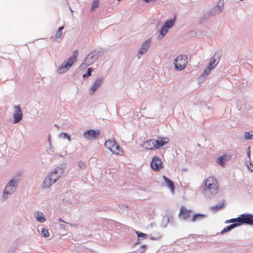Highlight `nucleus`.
I'll return each instance as SVG.
<instances>
[{
    "label": "nucleus",
    "instance_id": "1",
    "mask_svg": "<svg viewBox=\"0 0 253 253\" xmlns=\"http://www.w3.org/2000/svg\"><path fill=\"white\" fill-rule=\"evenodd\" d=\"M78 52L77 50L74 52V54L61 64L57 68V72L59 74H62L67 71L72 65L77 60Z\"/></svg>",
    "mask_w": 253,
    "mask_h": 253
},
{
    "label": "nucleus",
    "instance_id": "2",
    "mask_svg": "<svg viewBox=\"0 0 253 253\" xmlns=\"http://www.w3.org/2000/svg\"><path fill=\"white\" fill-rule=\"evenodd\" d=\"M217 188V181L216 179L211 176L207 178L205 183V188L204 189L205 195H208L209 192H210L213 195L215 194Z\"/></svg>",
    "mask_w": 253,
    "mask_h": 253
},
{
    "label": "nucleus",
    "instance_id": "3",
    "mask_svg": "<svg viewBox=\"0 0 253 253\" xmlns=\"http://www.w3.org/2000/svg\"><path fill=\"white\" fill-rule=\"evenodd\" d=\"M18 180L12 178L6 185L5 188L3 192L2 197L6 199L9 195L13 193L16 190L17 187Z\"/></svg>",
    "mask_w": 253,
    "mask_h": 253
},
{
    "label": "nucleus",
    "instance_id": "4",
    "mask_svg": "<svg viewBox=\"0 0 253 253\" xmlns=\"http://www.w3.org/2000/svg\"><path fill=\"white\" fill-rule=\"evenodd\" d=\"M95 52L91 51L85 57L80 66V70L85 69L87 66L92 64L98 60L97 56L95 54Z\"/></svg>",
    "mask_w": 253,
    "mask_h": 253
},
{
    "label": "nucleus",
    "instance_id": "5",
    "mask_svg": "<svg viewBox=\"0 0 253 253\" xmlns=\"http://www.w3.org/2000/svg\"><path fill=\"white\" fill-rule=\"evenodd\" d=\"M175 68L178 71L184 69L187 64V57L186 55L178 56L174 60Z\"/></svg>",
    "mask_w": 253,
    "mask_h": 253
},
{
    "label": "nucleus",
    "instance_id": "6",
    "mask_svg": "<svg viewBox=\"0 0 253 253\" xmlns=\"http://www.w3.org/2000/svg\"><path fill=\"white\" fill-rule=\"evenodd\" d=\"M175 19L176 16L173 18L169 19L165 22L159 32L160 36H161L160 39L163 38L167 34L169 30L174 26Z\"/></svg>",
    "mask_w": 253,
    "mask_h": 253
},
{
    "label": "nucleus",
    "instance_id": "7",
    "mask_svg": "<svg viewBox=\"0 0 253 253\" xmlns=\"http://www.w3.org/2000/svg\"><path fill=\"white\" fill-rule=\"evenodd\" d=\"M240 226L243 224L253 225V214L243 213L239 215Z\"/></svg>",
    "mask_w": 253,
    "mask_h": 253
},
{
    "label": "nucleus",
    "instance_id": "8",
    "mask_svg": "<svg viewBox=\"0 0 253 253\" xmlns=\"http://www.w3.org/2000/svg\"><path fill=\"white\" fill-rule=\"evenodd\" d=\"M105 146L114 154H119L120 147L114 139H108L105 143Z\"/></svg>",
    "mask_w": 253,
    "mask_h": 253
},
{
    "label": "nucleus",
    "instance_id": "9",
    "mask_svg": "<svg viewBox=\"0 0 253 253\" xmlns=\"http://www.w3.org/2000/svg\"><path fill=\"white\" fill-rule=\"evenodd\" d=\"M99 129H89L84 132V137L88 140L96 139L100 134Z\"/></svg>",
    "mask_w": 253,
    "mask_h": 253
},
{
    "label": "nucleus",
    "instance_id": "10",
    "mask_svg": "<svg viewBox=\"0 0 253 253\" xmlns=\"http://www.w3.org/2000/svg\"><path fill=\"white\" fill-rule=\"evenodd\" d=\"M63 172L62 168L58 167L51 171L48 175L50 178H52V182L55 183L61 176Z\"/></svg>",
    "mask_w": 253,
    "mask_h": 253
},
{
    "label": "nucleus",
    "instance_id": "11",
    "mask_svg": "<svg viewBox=\"0 0 253 253\" xmlns=\"http://www.w3.org/2000/svg\"><path fill=\"white\" fill-rule=\"evenodd\" d=\"M104 78L102 77L98 78L94 82L92 85L89 89V94L92 95L101 86L102 84Z\"/></svg>",
    "mask_w": 253,
    "mask_h": 253
},
{
    "label": "nucleus",
    "instance_id": "12",
    "mask_svg": "<svg viewBox=\"0 0 253 253\" xmlns=\"http://www.w3.org/2000/svg\"><path fill=\"white\" fill-rule=\"evenodd\" d=\"M15 113L13 115V123L16 124L19 123L22 119L23 113L19 105L15 106Z\"/></svg>",
    "mask_w": 253,
    "mask_h": 253
},
{
    "label": "nucleus",
    "instance_id": "13",
    "mask_svg": "<svg viewBox=\"0 0 253 253\" xmlns=\"http://www.w3.org/2000/svg\"><path fill=\"white\" fill-rule=\"evenodd\" d=\"M192 211L187 210L184 207H181L180 210L179 216L183 220H187L191 216Z\"/></svg>",
    "mask_w": 253,
    "mask_h": 253
},
{
    "label": "nucleus",
    "instance_id": "14",
    "mask_svg": "<svg viewBox=\"0 0 253 253\" xmlns=\"http://www.w3.org/2000/svg\"><path fill=\"white\" fill-rule=\"evenodd\" d=\"M151 168L155 171H158L163 167L162 162L158 157H154L151 162Z\"/></svg>",
    "mask_w": 253,
    "mask_h": 253
},
{
    "label": "nucleus",
    "instance_id": "15",
    "mask_svg": "<svg viewBox=\"0 0 253 253\" xmlns=\"http://www.w3.org/2000/svg\"><path fill=\"white\" fill-rule=\"evenodd\" d=\"M151 44V40L150 39L147 40L142 44L141 47L140 48L138 51L137 57L140 58L141 56H139V54H143L147 52Z\"/></svg>",
    "mask_w": 253,
    "mask_h": 253
},
{
    "label": "nucleus",
    "instance_id": "16",
    "mask_svg": "<svg viewBox=\"0 0 253 253\" xmlns=\"http://www.w3.org/2000/svg\"><path fill=\"white\" fill-rule=\"evenodd\" d=\"M222 56V52L217 51L212 55L210 60V62L213 67H216L219 63Z\"/></svg>",
    "mask_w": 253,
    "mask_h": 253
},
{
    "label": "nucleus",
    "instance_id": "17",
    "mask_svg": "<svg viewBox=\"0 0 253 253\" xmlns=\"http://www.w3.org/2000/svg\"><path fill=\"white\" fill-rule=\"evenodd\" d=\"M142 147L148 150H154L156 149L155 144V139H150L145 141L142 144Z\"/></svg>",
    "mask_w": 253,
    "mask_h": 253
},
{
    "label": "nucleus",
    "instance_id": "18",
    "mask_svg": "<svg viewBox=\"0 0 253 253\" xmlns=\"http://www.w3.org/2000/svg\"><path fill=\"white\" fill-rule=\"evenodd\" d=\"M169 142V139L168 137H159L158 139L155 140V144L156 145V148L159 149L164 146L165 145L168 143Z\"/></svg>",
    "mask_w": 253,
    "mask_h": 253
},
{
    "label": "nucleus",
    "instance_id": "19",
    "mask_svg": "<svg viewBox=\"0 0 253 253\" xmlns=\"http://www.w3.org/2000/svg\"><path fill=\"white\" fill-rule=\"evenodd\" d=\"M231 158V156L224 154L220 156L217 159V163L221 166L224 167L225 165L226 162L229 160Z\"/></svg>",
    "mask_w": 253,
    "mask_h": 253
},
{
    "label": "nucleus",
    "instance_id": "20",
    "mask_svg": "<svg viewBox=\"0 0 253 253\" xmlns=\"http://www.w3.org/2000/svg\"><path fill=\"white\" fill-rule=\"evenodd\" d=\"M54 183L52 182V178H50L48 175L44 179L42 184V189H47L50 187V186L53 184Z\"/></svg>",
    "mask_w": 253,
    "mask_h": 253
},
{
    "label": "nucleus",
    "instance_id": "21",
    "mask_svg": "<svg viewBox=\"0 0 253 253\" xmlns=\"http://www.w3.org/2000/svg\"><path fill=\"white\" fill-rule=\"evenodd\" d=\"M163 179L167 186L171 190V191L173 193L174 191V182L171 180L170 179L168 178L165 175L163 176Z\"/></svg>",
    "mask_w": 253,
    "mask_h": 253
},
{
    "label": "nucleus",
    "instance_id": "22",
    "mask_svg": "<svg viewBox=\"0 0 253 253\" xmlns=\"http://www.w3.org/2000/svg\"><path fill=\"white\" fill-rule=\"evenodd\" d=\"M64 29V26L60 27L57 31L56 32L55 36H54V39L55 41H57L58 40H62L63 38V34H62V30Z\"/></svg>",
    "mask_w": 253,
    "mask_h": 253
},
{
    "label": "nucleus",
    "instance_id": "23",
    "mask_svg": "<svg viewBox=\"0 0 253 253\" xmlns=\"http://www.w3.org/2000/svg\"><path fill=\"white\" fill-rule=\"evenodd\" d=\"M225 206V201L222 200L221 202L218 203L216 205L212 207L211 209L214 211H217L222 209Z\"/></svg>",
    "mask_w": 253,
    "mask_h": 253
},
{
    "label": "nucleus",
    "instance_id": "24",
    "mask_svg": "<svg viewBox=\"0 0 253 253\" xmlns=\"http://www.w3.org/2000/svg\"><path fill=\"white\" fill-rule=\"evenodd\" d=\"M206 217H207V215H206L205 214L198 213H196L193 215L191 220L193 222H195L197 220H201V219L206 218Z\"/></svg>",
    "mask_w": 253,
    "mask_h": 253
},
{
    "label": "nucleus",
    "instance_id": "25",
    "mask_svg": "<svg viewBox=\"0 0 253 253\" xmlns=\"http://www.w3.org/2000/svg\"><path fill=\"white\" fill-rule=\"evenodd\" d=\"M162 237L159 232H154L149 235V238L152 240H159Z\"/></svg>",
    "mask_w": 253,
    "mask_h": 253
},
{
    "label": "nucleus",
    "instance_id": "26",
    "mask_svg": "<svg viewBox=\"0 0 253 253\" xmlns=\"http://www.w3.org/2000/svg\"><path fill=\"white\" fill-rule=\"evenodd\" d=\"M223 6V0H220L217 3L216 7L214 8L215 12L217 13H219L221 12Z\"/></svg>",
    "mask_w": 253,
    "mask_h": 253
},
{
    "label": "nucleus",
    "instance_id": "27",
    "mask_svg": "<svg viewBox=\"0 0 253 253\" xmlns=\"http://www.w3.org/2000/svg\"><path fill=\"white\" fill-rule=\"evenodd\" d=\"M240 220H239V216L237 218H232L230 219L227 220L225 221V223H232V224H235V225L236 224L237 227H238V226H240V224L238 222Z\"/></svg>",
    "mask_w": 253,
    "mask_h": 253
},
{
    "label": "nucleus",
    "instance_id": "28",
    "mask_svg": "<svg viewBox=\"0 0 253 253\" xmlns=\"http://www.w3.org/2000/svg\"><path fill=\"white\" fill-rule=\"evenodd\" d=\"M237 227V225L236 224H230L229 225L225 227L221 232V234H224L227 232L231 231L232 229Z\"/></svg>",
    "mask_w": 253,
    "mask_h": 253
},
{
    "label": "nucleus",
    "instance_id": "29",
    "mask_svg": "<svg viewBox=\"0 0 253 253\" xmlns=\"http://www.w3.org/2000/svg\"><path fill=\"white\" fill-rule=\"evenodd\" d=\"M36 219L40 222H44L46 220V218L41 212H38L37 213Z\"/></svg>",
    "mask_w": 253,
    "mask_h": 253
},
{
    "label": "nucleus",
    "instance_id": "30",
    "mask_svg": "<svg viewBox=\"0 0 253 253\" xmlns=\"http://www.w3.org/2000/svg\"><path fill=\"white\" fill-rule=\"evenodd\" d=\"M93 52H95V54L97 56V58L98 59L99 57L103 55L106 51L104 48H101L97 50H94L93 51Z\"/></svg>",
    "mask_w": 253,
    "mask_h": 253
},
{
    "label": "nucleus",
    "instance_id": "31",
    "mask_svg": "<svg viewBox=\"0 0 253 253\" xmlns=\"http://www.w3.org/2000/svg\"><path fill=\"white\" fill-rule=\"evenodd\" d=\"M99 6V0H93L91 6V11H94L96 8H97Z\"/></svg>",
    "mask_w": 253,
    "mask_h": 253
},
{
    "label": "nucleus",
    "instance_id": "32",
    "mask_svg": "<svg viewBox=\"0 0 253 253\" xmlns=\"http://www.w3.org/2000/svg\"><path fill=\"white\" fill-rule=\"evenodd\" d=\"M59 137L63 139H67L69 141L71 140V136L67 132H61L59 134Z\"/></svg>",
    "mask_w": 253,
    "mask_h": 253
},
{
    "label": "nucleus",
    "instance_id": "33",
    "mask_svg": "<svg viewBox=\"0 0 253 253\" xmlns=\"http://www.w3.org/2000/svg\"><path fill=\"white\" fill-rule=\"evenodd\" d=\"M93 72V69L92 68H89L87 69L86 73L83 74V78L84 79H86L91 75V73Z\"/></svg>",
    "mask_w": 253,
    "mask_h": 253
},
{
    "label": "nucleus",
    "instance_id": "34",
    "mask_svg": "<svg viewBox=\"0 0 253 253\" xmlns=\"http://www.w3.org/2000/svg\"><path fill=\"white\" fill-rule=\"evenodd\" d=\"M135 233L137 234V237L139 239H140V238L145 239V238H146L148 236L147 234L142 233L141 232L138 231H135Z\"/></svg>",
    "mask_w": 253,
    "mask_h": 253
},
{
    "label": "nucleus",
    "instance_id": "35",
    "mask_svg": "<svg viewBox=\"0 0 253 253\" xmlns=\"http://www.w3.org/2000/svg\"><path fill=\"white\" fill-rule=\"evenodd\" d=\"M211 70L209 67H206L204 69V71L202 74V76L204 78H206L207 76L209 74L210 72H211Z\"/></svg>",
    "mask_w": 253,
    "mask_h": 253
},
{
    "label": "nucleus",
    "instance_id": "36",
    "mask_svg": "<svg viewBox=\"0 0 253 253\" xmlns=\"http://www.w3.org/2000/svg\"><path fill=\"white\" fill-rule=\"evenodd\" d=\"M245 138L246 139H253V131L251 132H247L245 133Z\"/></svg>",
    "mask_w": 253,
    "mask_h": 253
},
{
    "label": "nucleus",
    "instance_id": "37",
    "mask_svg": "<svg viewBox=\"0 0 253 253\" xmlns=\"http://www.w3.org/2000/svg\"><path fill=\"white\" fill-rule=\"evenodd\" d=\"M78 166L80 169H85L86 168V163L84 162H83L82 161H80L78 163Z\"/></svg>",
    "mask_w": 253,
    "mask_h": 253
},
{
    "label": "nucleus",
    "instance_id": "38",
    "mask_svg": "<svg viewBox=\"0 0 253 253\" xmlns=\"http://www.w3.org/2000/svg\"><path fill=\"white\" fill-rule=\"evenodd\" d=\"M42 235L46 238L49 236V233L47 230L45 229V228H43L42 230Z\"/></svg>",
    "mask_w": 253,
    "mask_h": 253
},
{
    "label": "nucleus",
    "instance_id": "39",
    "mask_svg": "<svg viewBox=\"0 0 253 253\" xmlns=\"http://www.w3.org/2000/svg\"><path fill=\"white\" fill-rule=\"evenodd\" d=\"M119 207L121 209L123 210H126L127 208V207L124 204H120L119 205Z\"/></svg>",
    "mask_w": 253,
    "mask_h": 253
},
{
    "label": "nucleus",
    "instance_id": "40",
    "mask_svg": "<svg viewBox=\"0 0 253 253\" xmlns=\"http://www.w3.org/2000/svg\"><path fill=\"white\" fill-rule=\"evenodd\" d=\"M140 248L142 249H143V251H141L140 252V253H145V251H146V249H147V246L145 245H142Z\"/></svg>",
    "mask_w": 253,
    "mask_h": 253
},
{
    "label": "nucleus",
    "instance_id": "41",
    "mask_svg": "<svg viewBox=\"0 0 253 253\" xmlns=\"http://www.w3.org/2000/svg\"><path fill=\"white\" fill-rule=\"evenodd\" d=\"M249 169L251 171H253V165L250 162L249 165H248Z\"/></svg>",
    "mask_w": 253,
    "mask_h": 253
},
{
    "label": "nucleus",
    "instance_id": "42",
    "mask_svg": "<svg viewBox=\"0 0 253 253\" xmlns=\"http://www.w3.org/2000/svg\"><path fill=\"white\" fill-rule=\"evenodd\" d=\"M114 222L115 223V225L117 227L122 228V224L121 223L117 221H115Z\"/></svg>",
    "mask_w": 253,
    "mask_h": 253
},
{
    "label": "nucleus",
    "instance_id": "43",
    "mask_svg": "<svg viewBox=\"0 0 253 253\" xmlns=\"http://www.w3.org/2000/svg\"><path fill=\"white\" fill-rule=\"evenodd\" d=\"M206 67H209L211 70V69H212L215 68V67H213L212 66V64L211 62H210L209 63V64L208 65V66Z\"/></svg>",
    "mask_w": 253,
    "mask_h": 253
},
{
    "label": "nucleus",
    "instance_id": "44",
    "mask_svg": "<svg viewBox=\"0 0 253 253\" xmlns=\"http://www.w3.org/2000/svg\"><path fill=\"white\" fill-rule=\"evenodd\" d=\"M250 147H249L248 148V151H247V155H248V156L249 159H251V158H250Z\"/></svg>",
    "mask_w": 253,
    "mask_h": 253
},
{
    "label": "nucleus",
    "instance_id": "45",
    "mask_svg": "<svg viewBox=\"0 0 253 253\" xmlns=\"http://www.w3.org/2000/svg\"><path fill=\"white\" fill-rule=\"evenodd\" d=\"M58 221L61 222H65V221L61 218H59Z\"/></svg>",
    "mask_w": 253,
    "mask_h": 253
},
{
    "label": "nucleus",
    "instance_id": "46",
    "mask_svg": "<svg viewBox=\"0 0 253 253\" xmlns=\"http://www.w3.org/2000/svg\"><path fill=\"white\" fill-rule=\"evenodd\" d=\"M60 226H61V227L62 228H63V229H65V225H64V224H61V225H60Z\"/></svg>",
    "mask_w": 253,
    "mask_h": 253
},
{
    "label": "nucleus",
    "instance_id": "47",
    "mask_svg": "<svg viewBox=\"0 0 253 253\" xmlns=\"http://www.w3.org/2000/svg\"><path fill=\"white\" fill-rule=\"evenodd\" d=\"M167 220H168V222H169V217H167Z\"/></svg>",
    "mask_w": 253,
    "mask_h": 253
},
{
    "label": "nucleus",
    "instance_id": "48",
    "mask_svg": "<svg viewBox=\"0 0 253 253\" xmlns=\"http://www.w3.org/2000/svg\"><path fill=\"white\" fill-rule=\"evenodd\" d=\"M139 244V242H137V243H135V244Z\"/></svg>",
    "mask_w": 253,
    "mask_h": 253
},
{
    "label": "nucleus",
    "instance_id": "49",
    "mask_svg": "<svg viewBox=\"0 0 253 253\" xmlns=\"http://www.w3.org/2000/svg\"><path fill=\"white\" fill-rule=\"evenodd\" d=\"M118 1H120L121 0H117Z\"/></svg>",
    "mask_w": 253,
    "mask_h": 253
}]
</instances>
